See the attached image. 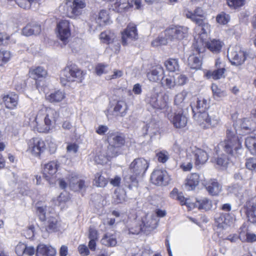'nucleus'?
Segmentation results:
<instances>
[{
  "label": "nucleus",
  "mask_w": 256,
  "mask_h": 256,
  "mask_svg": "<svg viewBox=\"0 0 256 256\" xmlns=\"http://www.w3.org/2000/svg\"><path fill=\"white\" fill-rule=\"evenodd\" d=\"M210 100L202 97L198 98L196 110L194 109V120L204 128L216 126L220 122L219 118L216 116H210L206 110L209 108Z\"/></svg>",
  "instance_id": "1"
},
{
  "label": "nucleus",
  "mask_w": 256,
  "mask_h": 256,
  "mask_svg": "<svg viewBox=\"0 0 256 256\" xmlns=\"http://www.w3.org/2000/svg\"><path fill=\"white\" fill-rule=\"evenodd\" d=\"M148 166V161L143 158H136L131 162L129 173L124 177V180L130 189L132 188V185L130 184L132 182L133 186H136L138 184L137 178L143 176Z\"/></svg>",
  "instance_id": "2"
},
{
  "label": "nucleus",
  "mask_w": 256,
  "mask_h": 256,
  "mask_svg": "<svg viewBox=\"0 0 256 256\" xmlns=\"http://www.w3.org/2000/svg\"><path fill=\"white\" fill-rule=\"evenodd\" d=\"M108 146L106 154L98 162V164H102L108 160V158L114 157L118 155L120 148L124 146L125 143L124 138L122 134L113 132L110 134L108 137Z\"/></svg>",
  "instance_id": "3"
},
{
  "label": "nucleus",
  "mask_w": 256,
  "mask_h": 256,
  "mask_svg": "<svg viewBox=\"0 0 256 256\" xmlns=\"http://www.w3.org/2000/svg\"><path fill=\"white\" fill-rule=\"evenodd\" d=\"M237 134L238 130L236 128H228L226 139L218 144V147L223 148L228 154H232L234 151H236L242 147V140Z\"/></svg>",
  "instance_id": "4"
},
{
  "label": "nucleus",
  "mask_w": 256,
  "mask_h": 256,
  "mask_svg": "<svg viewBox=\"0 0 256 256\" xmlns=\"http://www.w3.org/2000/svg\"><path fill=\"white\" fill-rule=\"evenodd\" d=\"M47 206H41V204H36V212L41 221H46V230L48 232H54L59 230L60 226V221L56 218L50 216L46 218Z\"/></svg>",
  "instance_id": "5"
},
{
  "label": "nucleus",
  "mask_w": 256,
  "mask_h": 256,
  "mask_svg": "<svg viewBox=\"0 0 256 256\" xmlns=\"http://www.w3.org/2000/svg\"><path fill=\"white\" fill-rule=\"evenodd\" d=\"M86 6L84 0H66L64 8L68 17L76 19L82 14Z\"/></svg>",
  "instance_id": "6"
},
{
  "label": "nucleus",
  "mask_w": 256,
  "mask_h": 256,
  "mask_svg": "<svg viewBox=\"0 0 256 256\" xmlns=\"http://www.w3.org/2000/svg\"><path fill=\"white\" fill-rule=\"evenodd\" d=\"M84 72L75 64L66 66L62 72L60 82L66 86L68 82H80L84 76Z\"/></svg>",
  "instance_id": "7"
},
{
  "label": "nucleus",
  "mask_w": 256,
  "mask_h": 256,
  "mask_svg": "<svg viewBox=\"0 0 256 256\" xmlns=\"http://www.w3.org/2000/svg\"><path fill=\"white\" fill-rule=\"evenodd\" d=\"M189 28L183 26H174L166 29L164 35L170 42L180 41L186 38L188 34Z\"/></svg>",
  "instance_id": "8"
},
{
  "label": "nucleus",
  "mask_w": 256,
  "mask_h": 256,
  "mask_svg": "<svg viewBox=\"0 0 256 256\" xmlns=\"http://www.w3.org/2000/svg\"><path fill=\"white\" fill-rule=\"evenodd\" d=\"M246 52L240 46L230 47L228 50V58L233 66H240L244 64L246 58Z\"/></svg>",
  "instance_id": "9"
},
{
  "label": "nucleus",
  "mask_w": 256,
  "mask_h": 256,
  "mask_svg": "<svg viewBox=\"0 0 256 256\" xmlns=\"http://www.w3.org/2000/svg\"><path fill=\"white\" fill-rule=\"evenodd\" d=\"M66 178L70 188L74 192L84 191L89 185V182H86L74 172L69 174Z\"/></svg>",
  "instance_id": "10"
},
{
  "label": "nucleus",
  "mask_w": 256,
  "mask_h": 256,
  "mask_svg": "<svg viewBox=\"0 0 256 256\" xmlns=\"http://www.w3.org/2000/svg\"><path fill=\"white\" fill-rule=\"evenodd\" d=\"M56 32L58 38L60 40L64 43L67 42L71 35L70 22L66 20H60L56 24Z\"/></svg>",
  "instance_id": "11"
},
{
  "label": "nucleus",
  "mask_w": 256,
  "mask_h": 256,
  "mask_svg": "<svg viewBox=\"0 0 256 256\" xmlns=\"http://www.w3.org/2000/svg\"><path fill=\"white\" fill-rule=\"evenodd\" d=\"M45 149V143L40 138H32L28 142L27 152L34 156H39Z\"/></svg>",
  "instance_id": "12"
},
{
  "label": "nucleus",
  "mask_w": 256,
  "mask_h": 256,
  "mask_svg": "<svg viewBox=\"0 0 256 256\" xmlns=\"http://www.w3.org/2000/svg\"><path fill=\"white\" fill-rule=\"evenodd\" d=\"M50 121L44 119L42 112H38L34 120L30 123L34 130L40 132H48L51 128Z\"/></svg>",
  "instance_id": "13"
},
{
  "label": "nucleus",
  "mask_w": 256,
  "mask_h": 256,
  "mask_svg": "<svg viewBox=\"0 0 256 256\" xmlns=\"http://www.w3.org/2000/svg\"><path fill=\"white\" fill-rule=\"evenodd\" d=\"M194 156L196 166L204 164L208 158V156L205 150L195 146H191L188 152V156Z\"/></svg>",
  "instance_id": "14"
},
{
  "label": "nucleus",
  "mask_w": 256,
  "mask_h": 256,
  "mask_svg": "<svg viewBox=\"0 0 256 256\" xmlns=\"http://www.w3.org/2000/svg\"><path fill=\"white\" fill-rule=\"evenodd\" d=\"M197 26L195 28V32L197 34L198 39L203 42L206 40L210 32V26L204 20H196Z\"/></svg>",
  "instance_id": "15"
},
{
  "label": "nucleus",
  "mask_w": 256,
  "mask_h": 256,
  "mask_svg": "<svg viewBox=\"0 0 256 256\" xmlns=\"http://www.w3.org/2000/svg\"><path fill=\"white\" fill-rule=\"evenodd\" d=\"M150 180L154 184L161 186L168 184L170 178L166 170L158 169L152 172Z\"/></svg>",
  "instance_id": "16"
},
{
  "label": "nucleus",
  "mask_w": 256,
  "mask_h": 256,
  "mask_svg": "<svg viewBox=\"0 0 256 256\" xmlns=\"http://www.w3.org/2000/svg\"><path fill=\"white\" fill-rule=\"evenodd\" d=\"M168 118L177 128L185 127L188 122V118L182 110L174 114H168Z\"/></svg>",
  "instance_id": "17"
},
{
  "label": "nucleus",
  "mask_w": 256,
  "mask_h": 256,
  "mask_svg": "<svg viewBox=\"0 0 256 256\" xmlns=\"http://www.w3.org/2000/svg\"><path fill=\"white\" fill-rule=\"evenodd\" d=\"M138 38V34L136 25L130 24L125 30L122 32V42L126 46L132 40H136Z\"/></svg>",
  "instance_id": "18"
},
{
  "label": "nucleus",
  "mask_w": 256,
  "mask_h": 256,
  "mask_svg": "<svg viewBox=\"0 0 256 256\" xmlns=\"http://www.w3.org/2000/svg\"><path fill=\"white\" fill-rule=\"evenodd\" d=\"M215 66L216 70H209L206 74V76L208 78L218 80L223 76L226 69L224 65L222 63L220 58H217L216 60Z\"/></svg>",
  "instance_id": "19"
},
{
  "label": "nucleus",
  "mask_w": 256,
  "mask_h": 256,
  "mask_svg": "<svg viewBox=\"0 0 256 256\" xmlns=\"http://www.w3.org/2000/svg\"><path fill=\"white\" fill-rule=\"evenodd\" d=\"M200 49L196 48L194 52L188 56V64L190 68L194 70L200 68L202 65V58L200 56Z\"/></svg>",
  "instance_id": "20"
},
{
  "label": "nucleus",
  "mask_w": 256,
  "mask_h": 256,
  "mask_svg": "<svg viewBox=\"0 0 256 256\" xmlns=\"http://www.w3.org/2000/svg\"><path fill=\"white\" fill-rule=\"evenodd\" d=\"M39 112H42L44 119L50 121V126L51 128L59 117V113L55 110L50 108L42 106Z\"/></svg>",
  "instance_id": "21"
},
{
  "label": "nucleus",
  "mask_w": 256,
  "mask_h": 256,
  "mask_svg": "<svg viewBox=\"0 0 256 256\" xmlns=\"http://www.w3.org/2000/svg\"><path fill=\"white\" fill-rule=\"evenodd\" d=\"M164 70L161 66H158L147 73L148 80L153 82H160L164 78Z\"/></svg>",
  "instance_id": "22"
},
{
  "label": "nucleus",
  "mask_w": 256,
  "mask_h": 256,
  "mask_svg": "<svg viewBox=\"0 0 256 256\" xmlns=\"http://www.w3.org/2000/svg\"><path fill=\"white\" fill-rule=\"evenodd\" d=\"M3 102L6 108L14 110L16 108L18 102V96L14 92L4 94L2 96Z\"/></svg>",
  "instance_id": "23"
},
{
  "label": "nucleus",
  "mask_w": 256,
  "mask_h": 256,
  "mask_svg": "<svg viewBox=\"0 0 256 256\" xmlns=\"http://www.w3.org/2000/svg\"><path fill=\"white\" fill-rule=\"evenodd\" d=\"M158 220L154 216H146L142 220V224L144 228V233L148 234L157 226Z\"/></svg>",
  "instance_id": "24"
},
{
  "label": "nucleus",
  "mask_w": 256,
  "mask_h": 256,
  "mask_svg": "<svg viewBox=\"0 0 256 256\" xmlns=\"http://www.w3.org/2000/svg\"><path fill=\"white\" fill-rule=\"evenodd\" d=\"M58 164L57 162L51 161L44 165L43 174L48 181H50L51 178L56 173Z\"/></svg>",
  "instance_id": "25"
},
{
  "label": "nucleus",
  "mask_w": 256,
  "mask_h": 256,
  "mask_svg": "<svg viewBox=\"0 0 256 256\" xmlns=\"http://www.w3.org/2000/svg\"><path fill=\"white\" fill-rule=\"evenodd\" d=\"M95 20L98 24L95 30H98V27L108 24L110 22V18L108 11L106 10H100L98 14L96 16Z\"/></svg>",
  "instance_id": "26"
},
{
  "label": "nucleus",
  "mask_w": 256,
  "mask_h": 256,
  "mask_svg": "<svg viewBox=\"0 0 256 256\" xmlns=\"http://www.w3.org/2000/svg\"><path fill=\"white\" fill-rule=\"evenodd\" d=\"M128 110V106L124 100H121L116 102L114 104L113 112L114 114L118 116H125Z\"/></svg>",
  "instance_id": "27"
},
{
  "label": "nucleus",
  "mask_w": 256,
  "mask_h": 256,
  "mask_svg": "<svg viewBox=\"0 0 256 256\" xmlns=\"http://www.w3.org/2000/svg\"><path fill=\"white\" fill-rule=\"evenodd\" d=\"M56 250L51 246L40 244L37 246L36 250V256H55Z\"/></svg>",
  "instance_id": "28"
},
{
  "label": "nucleus",
  "mask_w": 256,
  "mask_h": 256,
  "mask_svg": "<svg viewBox=\"0 0 256 256\" xmlns=\"http://www.w3.org/2000/svg\"><path fill=\"white\" fill-rule=\"evenodd\" d=\"M200 176L198 174L193 173L188 176L185 180L184 187L188 190H194L198 184Z\"/></svg>",
  "instance_id": "29"
},
{
  "label": "nucleus",
  "mask_w": 256,
  "mask_h": 256,
  "mask_svg": "<svg viewBox=\"0 0 256 256\" xmlns=\"http://www.w3.org/2000/svg\"><path fill=\"white\" fill-rule=\"evenodd\" d=\"M40 32V26L36 23L28 24L22 29V34L26 36L38 34Z\"/></svg>",
  "instance_id": "30"
},
{
  "label": "nucleus",
  "mask_w": 256,
  "mask_h": 256,
  "mask_svg": "<svg viewBox=\"0 0 256 256\" xmlns=\"http://www.w3.org/2000/svg\"><path fill=\"white\" fill-rule=\"evenodd\" d=\"M246 214L248 221L253 224L256 223V204L252 202H248L246 205Z\"/></svg>",
  "instance_id": "31"
},
{
  "label": "nucleus",
  "mask_w": 256,
  "mask_h": 256,
  "mask_svg": "<svg viewBox=\"0 0 256 256\" xmlns=\"http://www.w3.org/2000/svg\"><path fill=\"white\" fill-rule=\"evenodd\" d=\"M46 97L50 102H59L66 98V94L63 91L58 90L46 94Z\"/></svg>",
  "instance_id": "32"
},
{
  "label": "nucleus",
  "mask_w": 256,
  "mask_h": 256,
  "mask_svg": "<svg viewBox=\"0 0 256 256\" xmlns=\"http://www.w3.org/2000/svg\"><path fill=\"white\" fill-rule=\"evenodd\" d=\"M206 43L208 48L214 53L219 52L224 46L222 41L216 39H212Z\"/></svg>",
  "instance_id": "33"
},
{
  "label": "nucleus",
  "mask_w": 256,
  "mask_h": 256,
  "mask_svg": "<svg viewBox=\"0 0 256 256\" xmlns=\"http://www.w3.org/2000/svg\"><path fill=\"white\" fill-rule=\"evenodd\" d=\"M245 146L251 154L256 156V134L246 138Z\"/></svg>",
  "instance_id": "34"
},
{
  "label": "nucleus",
  "mask_w": 256,
  "mask_h": 256,
  "mask_svg": "<svg viewBox=\"0 0 256 256\" xmlns=\"http://www.w3.org/2000/svg\"><path fill=\"white\" fill-rule=\"evenodd\" d=\"M206 188L210 194L216 196L220 192L222 186L218 182L211 180L207 184Z\"/></svg>",
  "instance_id": "35"
},
{
  "label": "nucleus",
  "mask_w": 256,
  "mask_h": 256,
  "mask_svg": "<svg viewBox=\"0 0 256 256\" xmlns=\"http://www.w3.org/2000/svg\"><path fill=\"white\" fill-rule=\"evenodd\" d=\"M186 16L187 18L190 19L192 22L196 23V20H204L199 18H203L204 16V12L202 8H197L194 12H186Z\"/></svg>",
  "instance_id": "36"
},
{
  "label": "nucleus",
  "mask_w": 256,
  "mask_h": 256,
  "mask_svg": "<svg viewBox=\"0 0 256 256\" xmlns=\"http://www.w3.org/2000/svg\"><path fill=\"white\" fill-rule=\"evenodd\" d=\"M30 72L32 78L35 80L44 78L47 75L46 70L42 66H38L35 68L30 69Z\"/></svg>",
  "instance_id": "37"
},
{
  "label": "nucleus",
  "mask_w": 256,
  "mask_h": 256,
  "mask_svg": "<svg viewBox=\"0 0 256 256\" xmlns=\"http://www.w3.org/2000/svg\"><path fill=\"white\" fill-rule=\"evenodd\" d=\"M234 220V216L232 213L222 212L218 218V222L220 224L230 226L232 224Z\"/></svg>",
  "instance_id": "38"
},
{
  "label": "nucleus",
  "mask_w": 256,
  "mask_h": 256,
  "mask_svg": "<svg viewBox=\"0 0 256 256\" xmlns=\"http://www.w3.org/2000/svg\"><path fill=\"white\" fill-rule=\"evenodd\" d=\"M164 65L168 70L174 72L179 70L180 66L177 58H169L164 62Z\"/></svg>",
  "instance_id": "39"
},
{
  "label": "nucleus",
  "mask_w": 256,
  "mask_h": 256,
  "mask_svg": "<svg viewBox=\"0 0 256 256\" xmlns=\"http://www.w3.org/2000/svg\"><path fill=\"white\" fill-rule=\"evenodd\" d=\"M250 121L247 118L243 120L240 119L237 120L235 124H234V128L238 130V132L240 130L239 128L245 130H251L252 128L250 127Z\"/></svg>",
  "instance_id": "40"
},
{
  "label": "nucleus",
  "mask_w": 256,
  "mask_h": 256,
  "mask_svg": "<svg viewBox=\"0 0 256 256\" xmlns=\"http://www.w3.org/2000/svg\"><path fill=\"white\" fill-rule=\"evenodd\" d=\"M102 244L109 246H114L117 244L116 237L114 235L106 234L101 240Z\"/></svg>",
  "instance_id": "41"
},
{
  "label": "nucleus",
  "mask_w": 256,
  "mask_h": 256,
  "mask_svg": "<svg viewBox=\"0 0 256 256\" xmlns=\"http://www.w3.org/2000/svg\"><path fill=\"white\" fill-rule=\"evenodd\" d=\"M141 0H132L130 2L128 3H120L118 4L120 9H128L130 8L133 7L134 6L136 8L140 9L142 6Z\"/></svg>",
  "instance_id": "42"
},
{
  "label": "nucleus",
  "mask_w": 256,
  "mask_h": 256,
  "mask_svg": "<svg viewBox=\"0 0 256 256\" xmlns=\"http://www.w3.org/2000/svg\"><path fill=\"white\" fill-rule=\"evenodd\" d=\"M143 130L146 131L145 134H149L150 136L156 135L158 132L156 124L152 122L146 124Z\"/></svg>",
  "instance_id": "43"
},
{
  "label": "nucleus",
  "mask_w": 256,
  "mask_h": 256,
  "mask_svg": "<svg viewBox=\"0 0 256 256\" xmlns=\"http://www.w3.org/2000/svg\"><path fill=\"white\" fill-rule=\"evenodd\" d=\"M196 204L199 209H202L206 210H210L212 208V201L207 198H204L197 200Z\"/></svg>",
  "instance_id": "44"
},
{
  "label": "nucleus",
  "mask_w": 256,
  "mask_h": 256,
  "mask_svg": "<svg viewBox=\"0 0 256 256\" xmlns=\"http://www.w3.org/2000/svg\"><path fill=\"white\" fill-rule=\"evenodd\" d=\"M115 36L114 32L110 30H106L102 32L100 34V38L103 42L110 44L112 42Z\"/></svg>",
  "instance_id": "45"
},
{
  "label": "nucleus",
  "mask_w": 256,
  "mask_h": 256,
  "mask_svg": "<svg viewBox=\"0 0 256 256\" xmlns=\"http://www.w3.org/2000/svg\"><path fill=\"white\" fill-rule=\"evenodd\" d=\"M168 96H164L157 101L155 109L166 110L168 106Z\"/></svg>",
  "instance_id": "46"
},
{
  "label": "nucleus",
  "mask_w": 256,
  "mask_h": 256,
  "mask_svg": "<svg viewBox=\"0 0 256 256\" xmlns=\"http://www.w3.org/2000/svg\"><path fill=\"white\" fill-rule=\"evenodd\" d=\"M187 96V92L185 90H182L174 98V102L176 106L180 107H182L184 103V100Z\"/></svg>",
  "instance_id": "47"
},
{
  "label": "nucleus",
  "mask_w": 256,
  "mask_h": 256,
  "mask_svg": "<svg viewBox=\"0 0 256 256\" xmlns=\"http://www.w3.org/2000/svg\"><path fill=\"white\" fill-rule=\"evenodd\" d=\"M11 58V54L10 51L0 50V66L8 62Z\"/></svg>",
  "instance_id": "48"
},
{
  "label": "nucleus",
  "mask_w": 256,
  "mask_h": 256,
  "mask_svg": "<svg viewBox=\"0 0 256 256\" xmlns=\"http://www.w3.org/2000/svg\"><path fill=\"white\" fill-rule=\"evenodd\" d=\"M94 182L96 186L100 188L104 187L108 184L106 179L100 173H97L96 174Z\"/></svg>",
  "instance_id": "49"
},
{
  "label": "nucleus",
  "mask_w": 256,
  "mask_h": 256,
  "mask_svg": "<svg viewBox=\"0 0 256 256\" xmlns=\"http://www.w3.org/2000/svg\"><path fill=\"white\" fill-rule=\"evenodd\" d=\"M211 88L213 96L215 99L218 100L226 96L225 92L219 88L216 84H212Z\"/></svg>",
  "instance_id": "50"
},
{
  "label": "nucleus",
  "mask_w": 256,
  "mask_h": 256,
  "mask_svg": "<svg viewBox=\"0 0 256 256\" xmlns=\"http://www.w3.org/2000/svg\"><path fill=\"white\" fill-rule=\"evenodd\" d=\"M162 84V86L166 88L172 89L176 85V81L174 78L168 76L163 80Z\"/></svg>",
  "instance_id": "51"
},
{
  "label": "nucleus",
  "mask_w": 256,
  "mask_h": 256,
  "mask_svg": "<svg viewBox=\"0 0 256 256\" xmlns=\"http://www.w3.org/2000/svg\"><path fill=\"white\" fill-rule=\"evenodd\" d=\"M110 70L108 65L102 64H99L96 67V73L98 76L108 73Z\"/></svg>",
  "instance_id": "52"
},
{
  "label": "nucleus",
  "mask_w": 256,
  "mask_h": 256,
  "mask_svg": "<svg viewBox=\"0 0 256 256\" xmlns=\"http://www.w3.org/2000/svg\"><path fill=\"white\" fill-rule=\"evenodd\" d=\"M230 17L228 14L224 12H221L216 18L217 22L221 24H226L230 20Z\"/></svg>",
  "instance_id": "53"
},
{
  "label": "nucleus",
  "mask_w": 256,
  "mask_h": 256,
  "mask_svg": "<svg viewBox=\"0 0 256 256\" xmlns=\"http://www.w3.org/2000/svg\"><path fill=\"white\" fill-rule=\"evenodd\" d=\"M168 40L164 36V37L158 36L152 42L153 46H158L161 45H165L168 42Z\"/></svg>",
  "instance_id": "54"
},
{
  "label": "nucleus",
  "mask_w": 256,
  "mask_h": 256,
  "mask_svg": "<svg viewBox=\"0 0 256 256\" xmlns=\"http://www.w3.org/2000/svg\"><path fill=\"white\" fill-rule=\"evenodd\" d=\"M158 95L157 94H151L148 96L146 98V102L148 104H150L154 108H155L158 99Z\"/></svg>",
  "instance_id": "55"
},
{
  "label": "nucleus",
  "mask_w": 256,
  "mask_h": 256,
  "mask_svg": "<svg viewBox=\"0 0 256 256\" xmlns=\"http://www.w3.org/2000/svg\"><path fill=\"white\" fill-rule=\"evenodd\" d=\"M245 0H227L228 6L233 8H236L244 4Z\"/></svg>",
  "instance_id": "56"
},
{
  "label": "nucleus",
  "mask_w": 256,
  "mask_h": 256,
  "mask_svg": "<svg viewBox=\"0 0 256 256\" xmlns=\"http://www.w3.org/2000/svg\"><path fill=\"white\" fill-rule=\"evenodd\" d=\"M70 198L68 194L64 192H62L58 197L57 198L56 204L60 205L62 203H64L68 201Z\"/></svg>",
  "instance_id": "57"
},
{
  "label": "nucleus",
  "mask_w": 256,
  "mask_h": 256,
  "mask_svg": "<svg viewBox=\"0 0 256 256\" xmlns=\"http://www.w3.org/2000/svg\"><path fill=\"white\" fill-rule=\"evenodd\" d=\"M246 166L250 170L256 172V158H248L246 162Z\"/></svg>",
  "instance_id": "58"
},
{
  "label": "nucleus",
  "mask_w": 256,
  "mask_h": 256,
  "mask_svg": "<svg viewBox=\"0 0 256 256\" xmlns=\"http://www.w3.org/2000/svg\"><path fill=\"white\" fill-rule=\"evenodd\" d=\"M158 162L162 163L166 162L168 159V154L166 151H162L156 154Z\"/></svg>",
  "instance_id": "59"
},
{
  "label": "nucleus",
  "mask_w": 256,
  "mask_h": 256,
  "mask_svg": "<svg viewBox=\"0 0 256 256\" xmlns=\"http://www.w3.org/2000/svg\"><path fill=\"white\" fill-rule=\"evenodd\" d=\"M26 250V244H24L20 242L16 246V252L18 256H22L24 254Z\"/></svg>",
  "instance_id": "60"
},
{
  "label": "nucleus",
  "mask_w": 256,
  "mask_h": 256,
  "mask_svg": "<svg viewBox=\"0 0 256 256\" xmlns=\"http://www.w3.org/2000/svg\"><path fill=\"white\" fill-rule=\"evenodd\" d=\"M175 81L176 84H177L178 86H183L188 82V78L185 75L180 74L177 77Z\"/></svg>",
  "instance_id": "61"
},
{
  "label": "nucleus",
  "mask_w": 256,
  "mask_h": 256,
  "mask_svg": "<svg viewBox=\"0 0 256 256\" xmlns=\"http://www.w3.org/2000/svg\"><path fill=\"white\" fill-rule=\"evenodd\" d=\"M180 167L184 171H190L192 168V162L191 160H187L186 162H183L181 164Z\"/></svg>",
  "instance_id": "62"
},
{
  "label": "nucleus",
  "mask_w": 256,
  "mask_h": 256,
  "mask_svg": "<svg viewBox=\"0 0 256 256\" xmlns=\"http://www.w3.org/2000/svg\"><path fill=\"white\" fill-rule=\"evenodd\" d=\"M88 238L90 240H96L98 239V232L97 230L93 227H90L88 230Z\"/></svg>",
  "instance_id": "63"
},
{
  "label": "nucleus",
  "mask_w": 256,
  "mask_h": 256,
  "mask_svg": "<svg viewBox=\"0 0 256 256\" xmlns=\"http://www.w3.org/2000/svg\"><path fill=\"white\" fill-rule=\"evenodd\" d=\"M130 233L134 234H138L140 232H144V228L142 224L136 226L135 228H130L129 229Z\"/></svg>",
  "instance_id": "64"
}]
</instances>
